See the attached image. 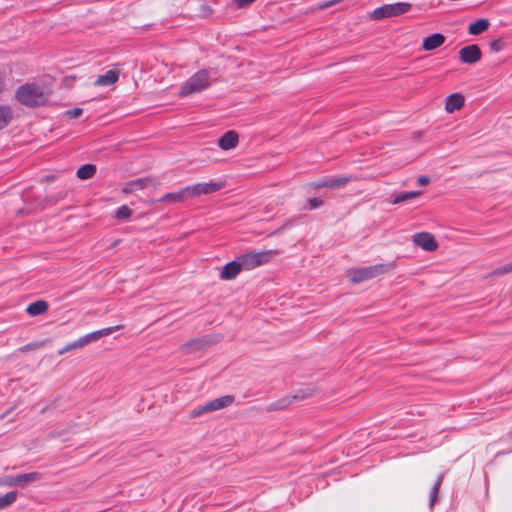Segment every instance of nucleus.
<instances>
[{"instance_id":"f257e3e1","label":"nucleus","mask_w":512,"mask_h":512,"mask_svg":"<svg viewBox=\"0 0 512 512\" xmlns=\"http://www.w3.org/2000/svg\"><path fill=\"white\" fill-rule=\"evenodd\" d=\"M16 99L27 107L43 105L48 99V93L36 83H26L16 91Z\"/></svg>"},{"instance_id":"f03ea898","label":"nucleus","mask_w":512,"mask_h":512,"mask_svg":"<svg viewBox=\"0 0 512 512\" xmlns=\"http://www.w3.org/2000/svg\"><path fill=\"white\" fill-rule=\"evenodd\" d=\"M394 268L395 264L393 262L376 264L373 266L350 269L347 271V275L352 283L358 284L385 274Z\"/></svg>"},{"instance_id":"7ed1b4c3","label":"nucleus","mask_w":512,"mask_h":512,"mask_svg":"<svg viewBox=\"0 0 512 512\" xmlns=\"http://www.w3.org/2000/svg\"><path fill=\"white\" fill-rule=\"evenodd\" d=\"M210 85V73L200 70L193 74L181 87L180 95L188 96L206 89Z\"/></svg>"},{"instance_id":"20e7f679","label":"nucleus","mask_w":512,"mask_h":512,"mask_svg":"<svg viewBox=\"0 0 512 512\" xmlns=\"http://www.w3.org/2000/svg\"><path fill=\"white\" fill-rule=\"evenodd\" d=\"M411 9V4L406 2H398L393 4H385L376 8L371 17L375 20L390 18L407 13Z\"/></svg>"},{"instance_id":"39448f33","label":"nucleus","mask_w":512,"mask_h":512,"mask_svg":"<svg viewBox=\"0 0 512 512\" xmlns=\"http://www.w3.org/2000/svg\"><path fill=\"white\" fill-rule=\"evenodd\" d=\"M234 402V397L231 395H225L216 399H213L206 404L195 408L190 411V418H196L203 414L221 410L230 406Z\"/></svg>"},{"instance_id":"423d86ee","label":"nucleus","mask_w":512,"mask_h":512,"mask_svg":"<svg viewBox=\"0 0 512 512\" xmlns=\"http://www.w3.org/2000/svg\"><path fill=\"white\" fill-rule=\"evenodd\" d=\"M275 254L273 251L246 253L239 257L244 270H251L267 263Z\"/></svg>"},{"instance_id":"0eeeda50","label":"nucleus","mask_w":512,"mask_h":512,"mask_svg":"<svg viewBox=\"0 0 512 512\" xmlns=\"http://www.w3.org/2000/svg\"><path fill=\"white\" fill-rule=\"evenodd\" d=\"M38 479H40L39 473L30 472V473H25V474H19L16 476H11V475L4 476L3 478L0 479V484L9 486V487L18 486V487L24 488L28 484H30L34 481H37Z\"/></svg>"},{"instance_id":"6e6552de","label":"nucleus","mask_w":512,"mask_h":512,"mask_svg":"<svg viewBox=\"0 0 512 512\" xmlns=\"http://www.w3.org/2000/svg\"><path fill=\"white\" fill-rule=\"evenodd\" d=\"M224 186L222 182H210V183H197L192 186H187L189 191V198H194L199 195H208L219 191Z\"/></svg>"},{"instance_id":"1a4fd4ad","label":"nucleus","mask_w":512,"mask_h":512,"mask_svg":"<svg viewBox=\"0 0 512 512\" xmlns=\"http://www.w3.org/2000/svg\"><path fill=\"white\" fill-rule=\"evenodd\" d=\"M481 56V50L476 44L467 45L459 51L460 60L466 64H475L481 59Z\"/></svg>"},{"instance_id":"9d476101","label":"nucleus","mask_w":512,"mask_h":512,"mask_svg":"<svg viewBox=\"0 0 512 512\" xmlns=\"http://www.w3.org/2000/svg\"><path fill=\"white\" fill-rule=\"evenodd\" d=\"M413 243L423 250L433 252L438 248V244L432 234L428 232L416 233L413 236Z\"/></svg>"},{"instance_id":"9b49d317","label":"nucleus","mask_w":512,"mask_h":512,"mask_svg":"<svg viewBox=\"0 0 512 512\" xmlns=\"http://www.w3.org/2000/svg\"><path fill=\"white\" fill-rule=\"evenodd\" d=\"M118 328H119V326L108 327V328H104V329H100V330L88 333V334L80 337L79 342L81 343V347H84L92 342L99 340L102 337L112 334Z\"/></svg>"},{"instance_id":"f8f14e48","label":"nucleus","mask_w":512,"mask_h":512,"mask_svg":"<svg viewBox=\"0 0 512 512\" xmlns=\"http://www.w3.org/2000/svg\"><path fill=\"white\" fill-rule=\"evenodd\" d=\"M241 270H243V266L238 257L236 260L231 261L223 266L220 272V278L223 280L234 279L241 272Z\"/></svg>"},{"instance_id":"ddd939ff","label":"nucleus","mask_w":512,"mask_h":512,"mask_svg":"<svg viewBox=\"0 0 512 512\" xmlns=\"http://www.w3.org/2000/svg\"><path fill=\"white\" fill-rule=\"evenodd\" d=\"M421 195H422V191H403V192L393 193L388 197L387 202L390 204L396 205V204H400L403 202H407V201L417 198Z\"/></svg>"},{"instance_id":"4468645a","label":"nucleus","mask_w":512,"mask_h":512,"mask_svg":"<svg viewBox=\"0 0 512 512\" xmlns=\"http://www.w3.org/2000/svg\"><path fill=\"white\" fill-rule=\"evenodd\" d=\"M239 136L233 131H227L224 135L218 140V145L222 150H231L238 145Z\"/></svg>"},{"instance_id":"2eb2a0df","label":"nucleus","mask_w":512,"mask_h":512,"mask_svg":"<svg viewBox=\"0 0 512 512\" xmlns=\"http://www.w3.org/2000/svg\"><path fill=\"white\" fill-rule=\"evenodd\" d=\"M187 199H190L189 191H188L187 187H185L179 191L171 192V193H167V194L163 195L159 199V201L160 202H168V203H181Z\"/></svg>"},{"instance_id":"dca6fc26","label":"nucleus","mask_w":512,"mask_h":512,"mask_svg":"<svg viewBox=\"0 0 512 512\" xmlns=\"http://www.w3.org/2000/svg\"><path fill=\"white\" fill-rule=\"evenodd\" d=\"M444 42L445 36L443 34L434 33L423 40L422 48L426 51H431L440 47Z\"/></svg>"},{"instance_id":"f3484780","label":"nucleus","mask_w":512,"mask_h":512,"mask_svg":"<svg viewBox=\"0 0 512 512\" xmlns=\"http://www.w3.org/2000/svg\"><path fill=\"white\" fill-rule=\"evenodd\" d=\"M119 80V72L116 70H108L105 74L100 75L96 81V86H110L115 84Z\"/></svg>"},{"instance_id":"a211bd4d","label":"nucleus","mask_w":512,"mask_h":512,"mask_svg":"<svg viewBox=\"0 0 512 512\" xmlns=\"http://www.w3.org/2000/svg\"><path fill=\"white\" fill-rule=\"evenodd\" d=\"M464 105V97L461 94L455 93L447 97L445 102V110L452 113L459 110Z\"/></svg>"},{"instance_id":"6ab92c4d","label":"nucleus","mask_w":512,"mask_h":512,"mask_svg":"<svg viewBox=\"0 0 512 512\" xmlns=\"http://www.w3.org/2000/svg\"><path fill=\"white\" fill-rule=\"evenodd\" d=\"M148 179L139 178L127 182L122 188V192L125 194L133 193L142 190L146 187Z\"/></svg>"},{"instance_id":"aec40b11","label":"nucleus","mask_w":512,"mask_h":512,"mask_svg":"<svg viewBox=\"0 0 512 512\" xmlns=\"http://www.w3.org/2000/svg\"><path fill=\"white\" fill-rule=\"evenodd\" d=\"M48 303L44 300H38L29 304L26 308V312L30 316H38L45 313L48 310Z\"/></svg>"},{"instance_id":"412c9836","label":"nucleus","mask_w":512,"mask_h":512,"mask_svg":"<svg viewBox=\"0 0 512 512\" xmlns=\"http://www.w3.org/2000/svg\"><path fill=\"white\" fill-rule=\"evenodd\" d=\"M489 26L490 22L487 19H478L469 25L468 32L471 35H479L486 31Z\"/></svg>"},{"instance_id":"4be33fe9","label":"nucleus","mask_w":512,"mask_h":512,"mask_svg":"<svg viewBox=\"0 0 512 512\" xmlns=\"http://www.w3.org/2000/svg\"><path fill=\"white\" fill-rule=\"evenodd\" d=\"M12 109L8 105H0V130L5 128L12 120Z\"/></svg>"},{"instance_id":"5701e85b","label":"nucleus","mask_w":512,"mask_h":512,"mask_svg":"<svg viewBox=\"0 0 512 512\" xmlns=\"http://www.w3.org/2000/svg\"><path fill=\"white\" fill-rule=\"evenodd\" d=\"M96 173V166L93 164H86L81 166L77 171V177L86 180L94 176Z\"/></svg>"},{"instance_id":"b1692460","label":"nucleus","mask_w":512,"mask_h":512,"mask_svg":"<svg viewBox=\"0 0 512 512\" xmlns=\"http://www.w3.org/2000/svg\"><path fill=\"white\" fill-rule=\"evenodd\" d=\"M326 180H327V188H332V189H335V188H340V187H343L345 186L348 182H349V178L348 177H344V176H332V177H326Z\"/></svg>"},{"instance_id":"393cba45","label":"nucleus","mask_w":512,"mask_h":512,"mask_svg":"<svg viewBox=\"0 0 512 512\" xmlns=\"http://www.w3.org/2000/svg\"><path fill=\"white\" fill-rule=\"evenodd\" d=\"M442 481H443V475H440L437 478L436 482L434 483V485L431 489L430 503H429L430 508H433V506L435 505V503L437 501V496H438V492H439L440 486L442 484Z\"/></svg>"},{"instance_id":"a878e982","label":"nucleus","mask_w":512,"mask_h":512,"mask_svg":"<svg viewBox=\"0 0 512 512\" xmlns=\"http://www.w3.org/2000/svg\"><path fill=\"white\" fill-rule=\"evenodd\" d=\"M203 347H204V341L203 340L194 339V340H191V341L187 342L183 346V349H184L185 352L191 353V352L198 351V350L202 349Z\"/></svg>"},{"instance_id":"bb28decb","label":"nucleus","mask_w":512,"mask_h":512,"mask_svg":"<svg viewBox=\"0 0 512 512\" xmlns=\"http://www.w3.org/2000/svg\"><path fill=\"white\" fill-rule=\"evenodd\" d=\"M17 498V493L14 491L7 492L0 496V509H4L11 505Z\"/></svg>"},{"instance_id":"cd10ccee","label":"nucleus","mask_w":512,"mask_h":512,"mask_svg":"<svg viewBox=\"0 0 512 512\" xmlns=\"http://www.w3.org/2000/svg\"><path fill=\"white\" fill-rule=\"evenodd\" d=\"M512 272V261L492 271L491 275L500 276Z\"/></svg>"},{"instance_id":"c85d7f7f","label":"nucleus","mask_w":512,"mask_h":512,"mask_svg":"<svg viewBox=\"0 0 512 512\" xmlns=\"http://www.w3.org/2000/svg\"><path fill=\"white\" fill-rule=\"evenodd\" d=\"M78 348H82L81 347V343L79 342V339H77L76 341H73L69 344H67L66 346H64L62 349H60L58 351V354L59 355H63L69 351H72V350H75V349H78Z\"/></svg>"},{"instance_id":"c756f323","label":"nucleus","mask_w":512,"mask_h":512,"mask_svg":"<svg viewBox=\"0 0 512 512\" xmlns=\"http://www.w3.org/2000/svg\"><path fill=\"white\" fill-rule=\"evenodd\" d=\"M131 213H132L131 209L128 206L123 205V206H120L116 210V217L118 219H126V218L130 217Z\"/></svg>"},{"instance_id":"7c9ffc66","label":"nucleus","mask_w":512,"mask_h":512,"mask_svg":"<svg viewBox=\"0 0 512 512\" xmlns=\"http://www.w3.org/2000/svg\"><path fill=\"white\" fill-rule=\"evenodd\" d=\"M504 42L501 39H496L490 43V49L493 52H499L504 49Z\"/></svg>"},{"instance_id":"2f4dec72","label":"nucleus","mask_w":512,"mask_h":512,"mask_svg":"<svg viewBox=\"0 0 512 512\" xmlns=\"http://www.w3.org/2000/svg\"><path fill=\"white\" fill-rule=\"evenodd\" d=\"M82 113H83V110L81 108H74V109L68 110L66 112V114L72 118H77V117L81 116Z\"/></svg>"},{"instance_id":"473e14b6","label":"nucleus","mask_w":512,"mask_h":512,"mask_svg":"<svg viewBox=\"0 0 512 512\" xmlns=\"http://www.w3.org/2000/svg\"><path fill=\"white\" fill-rule=\"evenodd\" d=\"M312 186L314 188H327V180H326V177L322 178V179H319L318 181L314 182L312 184Z\"/></svg>"},{"instance_id":"72a5a7b5","label":"nucleus","mask_w":512,"mask_h":512,"mask_svg":"<svg viewBox=\"0 0 512 512\" xmlns=\"http://www.w3.org/2000/svg\"><path fill=\"white\" fill-rule=\"evenodd\" d=\"M322 200L318 198H312L309 200L310 209L319 208L322 205Z\"/></svg>"},{"instance_id":"f704fd0d","label":"nucleus","mask_w":512,"mask_h":512,"mask_svg":"<svg viewBox=\"0 0 512 512\" xmlns=\"http://www.w3.org/2000/svg\"><path fill=\"white\" fill-rule=\"evenodd\" d=\"M43 344H44V342L27 344L21 350L28 351V350H32V349H37V348H40Z\"/></svg>"},{"instance_id":"c9c22d12","label":"nucleus","mask_w":512,"mask_h":512,"mask_svg":"<svg viewBox=\"0 0 512 512\" xmlns=\"http://www.w3.org/2000/svg\"><path fill=\"white\" fill-rule=\"evenodd\" d=\"M430 182V179L429 177L425 176V175H422L420 177H418L417 179V183L420 185V186H425V185H428Z\"/></svg>"},{"instance_id":"e433bc0d","label":"nucleus","mask_w":512,"mask_h":512,"mask_svg":"<svg viewBox=\"0 0 512 512\" xmlns=\"http://www.w3.org/2000/svg\"><path fill=\"white\" fill-rule=\"evenodd\" d=\"M255 0H234L238 7H244L248 4L253 3Z\"/></svg>"},{"instance_id":"4c0bfd02","label":"nucleus","mask_w":512,"mask_h":512,"mask_svg":"<svg viewBox=\"0 0 512 512\" xmlns=\"http://www.w3.org/2000/svg\"><path fill=\"white\" fill-rule=\"evenodd\" d=\"M340 1L341 0H332V1H329V2L321 5L320 7L321 8H327V7H330V6H332V5L336 4V3H339Z\"/></svg>"}]
</instances>
